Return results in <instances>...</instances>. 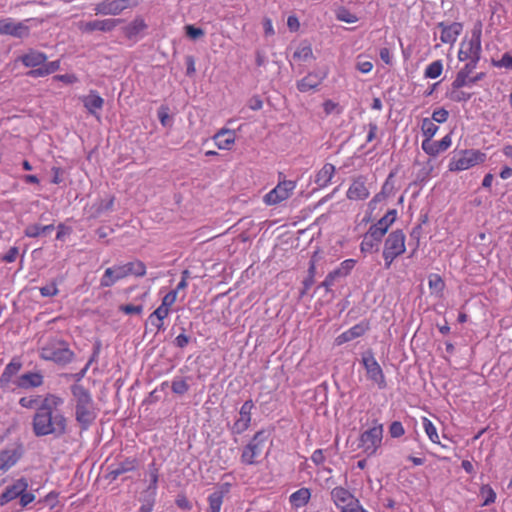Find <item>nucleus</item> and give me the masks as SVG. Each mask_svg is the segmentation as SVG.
I'll use <instances>...</instances> for the list:
<instances>
[{
	"label": "nucleus",
	"instance_id": "1",
	"mask_svg": "<svg viewBox=\"0 0 512 512\" xmlns=\"http://www.w3.org/2000/svg\"><path fill=\"white\" fill-rule=\"evenodd\" d=\"M64 401L55 394H47L32 418V431L36 437L52 435L60 438L67 433L68 420L61 407Z\"/></svg>",
	"mask_w": 512,
	"mask_h": 512
},
{
	"label": "nucleus",
	"instance_id": "35",
	"mask_svg": "<svg viewBox=\"0 0 512 512\" xmlns=\"http://www.w3.org/2000/svg\"><path fill=\"white\" fill-rule=\"evenodd\" d=\"M438 129V126L430 118H424L422 120L421 130L423 135L426 137L425 139L431 140L437 133Z\"/></svg>",
	"mask_w": 512,
	"mask_h": 512
},
{
	"label": "nucleus",
	"instance_id": "15",
	"mask_svg": "<svg viewBox=\"0 0 512 512\" xmlns=\"http://www.w3.org/2000/svg\"><path fill=\"white\" fill-rule=\"evenodd\" d=\"M0 35H11L17 38L27 37L29 27L22 22H15L10 18L0 20Z\"/></svg>",
	"mask_w": 512,
	"mask_h": 512
},
{
	"label": "nucleus",
	"instance_id": "26",
	"mask_svg": "<svg viewBox=\"0 0 512 512\" xmlns=\"http://www.w3.org/2000/svg\"><path fill=\"white\" fill-rule=\"evenodd\" d=\"M323 76L317 73H309L303 79L297 82V88L300 92H308L316 89L322 82Z\"/></svg>",
	"mask_w": 512,
	"mask_h": 512
},
{
	"label": "nucleus",
	"instance_id": "23",
	"mask_svg": "<svg viewBox=\"0 0 512 512\" xmlns=\"http://www.w3.org/2000/svg\"><path fill=\"white\" fill-rule=\"evenodd\" d=\"M368 329L369 324L367 322H360L347 331L343 332L340 336L337 337L336 341L338 344L349 342L364 335Z\"/></svg>",
	"mask_w": 512,
	"mask_h": 512
},
{
	"label": "nucleus",
	"instance_id": "12",
	"mask_svg": "<svg viewBox=\"0 0 512 512\" xmlns=\"http://www.w3.org/2000/svg\"><path fill=\"white\" fill-rule=\"evenodd\" d=\"M296 184L291 180H284L264 196V202L268 205H276L288 199L295 189Z\"/></svg>",
	"mask_w": 512,
	"mask_h": 512
},
{
	"label": "nucleus",
	"instance_id": "30",
	"mask_svg": "<svg viewBox=\"0 0 512 512\" xmlns=\"http://www.w3.org/2000/svg\"><path fill=\"white\" fill-rule=\"evenodd\" d=\"M311 497L310 490L308 488H301L290 495V503L292 506L299 508L305 506Z\"/></svg>",
	"mask_w": 512,
	"mask_h": 512
},
{
	"label": "nucleus",
	"instance_id": "39",
	"mask_svg": "<svg viewBox=\"0 0 512 512\" xmlns=\"http://www.w3.org/2000/svg\"><path fill=\"white\" fill-rule=\"evenodd\" d=\"M423 428L429 437V439L436 444H440L439 436L436 430V427L433 423L426 417L423 418Z\"/></svg>",
	"mask_w": 512,
	"mask_h": 512
},
{
	"label": "nucleus",
	"instance_id": "5",
	"mask_svg": "<svg viewBox=\"0 0 512 512\" xmlns=\"http://www.w3.org/2000/svg\"><path fill=\"white\" fill-rule=\"evenodd\" d=\"M405 239V234L401 229L392 231L386 238L382 253L386 269H389L393 261L405 252Z\"/></svg>",
	"mask_w": 512,
	"mask_h": 512
},
{
	"label": "nucleus",
	"instance_id": "17",
	"mask_svg": "<svg viewBox=\"0 0 512 512\" xmlns=\"http://www.w3.org/2000/svg\"><path fill=\"white\" fill-rule=\"evenodd\" d=\"M437 27L441 30L440 40L445 44H453L463 29L462 24L459 22H453L451 24L440 22Z\"/></svg>",
	"mask_w": 512,
	"mask_h": 512
},
{
	"label": "nucleus",
	"instance_id": "28",
	"mask_svg": "<svg viewBox=\"0 0 512 512\" xmlns=\"http://www.w3.org/2000/svg\"><path fill=\"white\" fill-rule=\"evenodd\" d=\"M213 138L219 149H229L235 142V133L229 129H221Z\"/></svg>",
	"mask_w": 512,
	"mask_h": 512
},
{
	"label": "nucleus",
	"instance_id": "55",
	"mask_svg": "<svg viewBox=\"0 0 512 512\" xmlns=\"http://www.w3.org/2000/svg\"><path fill=\"white\" fill-rule=\"evenodd\" d=\"M448 117H449V112L445 108H439L433 112L432 118H430V119L433 122L444 123L447 121Z\"/></svg>",
	"mask_w": 512,
	"mask_h": 512
},
{
	"label": "nucleus",
	"instance_id": "49",
	"mask_svg": "<svg viewBox=\"0 0 512 512\" xmlns=\"http://www.w3.org/2000/svg\"><path fill=\"white\" fill-rule=\"evenodd\" d=\"M356 261L354 259H346L344 260L338 268L335 270L339 272L340 277H346L351 270L354 268Z\"/></svg>",
	"mask_w": 512,
	"mask_h": 512
},
{
	"label": "nucleus",
	"instance_id": "53",
	"mask_svg": "<svg viewBox=\"0 0 512 512\" xmlns=\"http://www.w3.org/2000/svg\"><path fill=\"white\" fill-rule=\"evenodd\" d=\"M185 32H186V35L192 40H196V39L204 36V34H205L203 29L195 27L194 25H186Z\"/></svg>",
	"mask_w": 512,
	"mask_h": 512
},
{
	"label": "nucleus",
	"instance_id": "63",
	"mask_svg": "<svg viewBox=\"0 0 512 512\" xmlns=\"http://www.w3.org/2000/svg\"><path fill=\"white\" fill-rule=\"evenodd\" d=\"M175 502L176 505L182 510L190 511L192 509V503L184 495H178Z\"/></svg>",
	"mask_w": 512,
	"mask_h": 512
},
{
	"label": "nucleus",
	"instance_id": "52",
	"mask_svg": "<svg viewBox=\"0 0 512 512\" xmlns=\"http://www.w3.org/2000/svg\"><path fill=\"white\" fill-rule=\"evenodd\" d=\"M114 200H115L114 196H110L106 200H104V199L100 200L99 203L97 204L96 212L98 214H101L103 212L112 210L113 205H114Z\"/></svg>",
	"mask_w": 512,
	"mask_h": 512
},
{
	"label": "nucleus",
	"instance_id": "20",
	"mask_svg": "<svg viewBox=\"0 0 512 512\" xmlns=\"http://www.w3.org/2000/svg\"><path fill=\"white\" fill-rule=\"evenodd\" d=\"M331 498L341 512L345 511L346 508H349L352 503L357 500L347 489L343 487H335L331 491Z\"/></svg>",
	"mask_w": 512,
	"mask_h": 512
},
{
	"label": "nucleus",
	"instance_id": "25",
	"mask_svg": "<svg viewBox=\"0 0 512 512\" xmlns=\"http://www.w3.org/2000/svg\"><path fill=\"white\" fill-rule=\"evenodd\" d=\"M22 368V362L19 358H13L5 367L3 373L0 376L1 386H7L11 381L12 377L16 375Z\"/></svg>",
	"mask_w": 512,
	"mask_h": 512
},
{
	"label": "nucleus",
	"instance_id": "62",
	"mask_svg": "<svg viewBox=\"0 0 512 512\" xmlns=\"http://www.w3.org/2000/svg\"><path fill=\"white\" fill-rule=\"evenodd\" d=\"M39 291L43 297H51L57 295L58 288L55 283H51L47 286L41 287Z\"/></svg>",
	"mask_w": 512,
	"mask_h": 512
},
{
	"label": "nucleus",
	"instance_id": "43",
	"mask_svg": "<svg viewBox=\"0 0 512 512\" xmlns=\"http://www.w3.org/2000/svg\"><path fill=\"white\" fill-rule=\"evenodd\" d=\"M313 57L312 48L310 45H302L297 48V50L293 54L294 59H299L302 61H307Z\"/></svg>",
	"mask_w": 512,
	"mask_h": 512
},
{
	"label": "nucleus",
	"instance_id": "16",
	"mask_svg": "<svg viewBox=\"0 0 512 512\" xmlns=\"http://www.w3.org/2000/svg\"><path fill=\"white\" fill-rule=\"evenodd\" d=\"M29 484L26 478L21 477L17 479L12 485L7 486L0 496V505L3 506L8 502L19 497L22 492H25Z\"/></svg>",
	"mask_w": 512,
	"mask_h": 512
},
{
	"label": "nucleus",
	"instance_id": "14",
	"mask_svg": "<svg viewBox=\"0 0 512 512\" xmlns=\"http://www.w3.org/2000/svg\"><path fill=\"white\" fill-rule=\"evenodd\" d=\"M253 408L254 403L251 399L245 401L244 404L241 406L239 411V417L230 427V431L233 435H240L249 428L251 424V411Z\"/></svg>",
	"mask_w": 512,
	"mask_h": 512
},
{
	"label": "nucleus",
	"instance_id": "27",
	"mask_svg": "<svg viewBox=\"0 0 512 512\" xmlns=\"http://www.w3.org/2000/svg\"><path fill=\"white\" fill-rule=\"evenodd\" d=\"M335 173V166L331 163H326L323 167L317 172L315 176V183L320 187H326L330 182Z\"/></svg>",
	"mask_w": 512,
	"mask_h": 512
},
{
	"label": "nucleus",
	"instance_id": "2",
	"mask_svg": "<svg viewBox=\"0 0 512 512\" xmlns=\"http://www.w3.org/2000/svg\"><path fill=\"white\" fill-rule=\"evenodd\" d=\"M71 393L75 403V420L81 430H88L98 415L91 393L80 384H73Z\"/></svg>",
	"mask_w": 512,
	"mask_h": 512
},
{
	"label": "nucleus",
	"instance_id": "13",
	"mask_svg": "<svg viewBox=\"0 0 512 512\" xmlns=\"http://www.w3.org/2000/svg\"><path fill=\"white\" fill-rule=\"evenodd\" d=\"M121 22L122 20L118 18L96 19L87 22L82 21L78 27L83 33H92L94 31L108 33L113 31Z\"/></svg>",
	"mask_w": 512,
	"mask_h": 512
},
{
	"label": "nucleus",
	"instance_id": "50",
	"mask_svg": "<svg viewBox=\"0 0 512 512\" xmlns=\"http://www.w3.org/2000/svg\"><path fill=\"white\" fill-rule=\"evenodd\" d=\"M389 433L392 438H399L404 435L405 429L400 421H393L389 426Z\"/></svg>",
	"mask_w": 512,
	"mask_h": 512
},
{
	"label": "nucleus",
	"instance_id": "10",
	"mask_svg": "<svg viewBox=\"0 0 512 512\" xmlns=\"http://www.w3.org/2000/svg\"><path fill=\"white\" fill-rule=\"evenodd\" d=\"M383 439V425L375 424L360 435L359 447L368 455H375Z\"/></svg>",
	"mask_w": 512,
	"mask_h": 512
},
{
	"label": "nucleus",
	"instance_id": "9",
	"mask_svg": "<svg viewBox=\"0 0 512 512\" xmlns=\"http://www.w3.org/2000/svg\"><path fill=\"white\" fill-rule=\"evenodd\" d=\"M268 437L269 433L264 429L256 432L251 441L243 448L241 462L247 465L257 464L256 458L261 455Z\"/></svg>",
	"mask_w": 512,
	"mask_h": 512
},
{
	"label": "nucleus",
	"instance_id": "57",
	"mask_svg": "<svg viewBox=\"0 0 512 512\" xmlns=\"http://www.w3.org/2000/svg\"><path fill=\"white\" fill-rule=\"evenodd\" d=\"M157 115L160 120V123L164 127L171 126V118L168 114V109L166 107L161 106L157 111Z\"/></svg>",
	"mask_w": 512,
	"mask_h": 512
},
{
	"label": "nucleus",
	"instance_id": "38",
	"mask_svg": "<svg viewBox=\"0 0 512 512\" xmlns=\"http://www.w3.org/2000/svg\"><path fill=\"white\" fill-rule=\"evenodd\" d=\"M155 495L153 491L151 492H143L142 505L139 509L140 512H152L154 503H155Z\"/></svg>",
	"mask_w": 512,
	"mask_h": 512
},
{
	"label": "nucleus",
	"instance_id": "48",
	"mask_svg": "<svg viewBox=\"0 0 512 512\" xmlns=\"http://www.w3.org/2000/svg\"><path fill=\"white\" fill-rule=\"evenodd\" d=\"M471 87L470 84V76L464 74L463 72L458 71L454 81L451 84V87L454 88H462V87Z\"/></svg>",
	"mask_w": 512,
	"mask_h": 512
},
{
	"label": "nucleus",
	"instance_id": "59",
	"mask_svg": "<svg viewBox=\"0 0 512 512\" xmlns=\"http://www.w3.org/2000/svg\"><path fill=\"white\" fill-rule=\"evenodd\" d=\"M182 331L183 332L181 334H179L174 339V342H173L176 347L181 348V349L185 348L191 340V338L184 333L185 332L184 328H182Z\"/></svg>",
	"mask_w": 512,
	"mask_h": 512
},
{
	"label": "nucleus",
	"instance_id": "3",
	"mask_svg": "<svg viewBox=\"0 0 512 512\" xmlns=\"http://www.w3.org/2000/svg\"><path fill=\"white\" fill-rule=\"evenodd\" d=\"M146 274V266L140 260L125 263L123 265H117L109 267L105 270L104 275L100 280L101 287H111L117 281L129 276L134 275L136 277H142Z\"/></svg>",
	"mask_w": 512,
	"mask_h": 512
},
{
	"label": "nucleus",
	"instance_id": "4",
	"mask_svg": "<svg viewBox=\"0 0 512 512\" xmlns=\"http://www.w3.org/2000/svg\"><path fill=\"white\" fill-rule=\"evenodd\" d=\"M40 357L58 365H66L73 360L74 352L70 350L66 341L53 337L49 338L40 348Z\"/></svg>",
	"mask_w": 512,
	"mask_h": 512
},
{
	"label": "nucleus",
	"instance_id": "7",
	"mask_svg": "<svg viewBox=\"0 0 512 512\" xmlns=\"http://www.w3.org/2000/svg\"><path fill=\"white\" fill-rule=\"evenodd\" d=\"M481 36H482V24L477 22L471 30V38L467 42L461 44V48L458 53L460 61L466 60H480L481 57Z\"/></svg>",
	"mask_w": 512,
	"mask_h": 512
},
{
	"label": "nucleus",
	"instance_id": "34",
	"mask_svg": "<svg viewBox=\"0 0 512 512\" xmlns=\"http://www.w3.org/2000/svg\"><path fill=\"white\" fill-rule=\"evenodd\" d=\"M396 218H397V210L391 209L382 218H380L377 221V223H375V224L380 228H384L385 232H387L389 227L395 222Z\"/></svg>",
	"mask_w": 512,
	"mask_h": 512
},
{
	"label": "nucleus",
	"instance_id": "56",
	"mask_svg": "<svg viewBox=\"0 0 512 512\" xmlns=\"http://www.w3.org/2000/svg\"><path fill=\"white\" fill-rule=\"evenodd\" d=\"M339 278H341L339 272L334 269L326 276L325 280L321 283V286L325 287V289L328 291Z\"/></svg>",
	"mask_w": 512,
	"mask_h": 512
},
{
	"label": "nucleus",
	"instance_id": "37",
	"mask_svg": "<svg viewBox=\"0 0 512 512\" xmlns=\"http://www.w3.org/2000/svg\"><path fill=\"white\" fill-rule=\"evenodd\" d=\"M116 465L118 466L119 471L124 474L136 470L139 465V461L135 457H128Z\"/></svg>",
	"mask_w": 512,
	"mask_h": 512
},
{
	"label": "nucleus",
	"instance_id": "51",
	"mask_svg": "<svg viewBox=\"0 0 512 512\" xmlns=\"http://www.w3.org/2000/svg\"><path fill=\"white\" fill-rule=\"evenodd\" d=\"M481 493L486 494V498H485L482 506H488L495 502L496 493L489 485H483L481 487Z\"/></svg>",
	"mask_w": 512,
	"mask_h": 512
},
{
	"label": "nucleus",
	"instance_id": "44",
	"mask_svg": "<svg viewBox=\"0 0 512 512\" xmlns=\"http://www.w3.org/2000/svg\"><path fill=\"white\" fill-rule=\"evenodd\" d=\"M386 233L387 232H385L384 228H380L376 224H373L365 234L368 236V238H372V240L381 243L382 238Z\"/></svg>",
	"mask_w": 512,
	"mask_h": 512
},
{
	"label": "nucleus",
	"instance_id": "40",
	"mask_svg": "<svg viewBox=\"0 0 512 512\" xmlns=\"http://www.w3.org/2000/svg\"><path fill=\"white\" fill-rule=\"evenodd\" d=\"M379 244L380 243L372 240V238H368V236L365 234L360 244V250L362 253L377 252L379 250Z\"/></svg>",
	"mask_w": 512,
	"mask_h": 512
},
{
	"label": "nucleus",
	"instance_id": "22",
	"mask_svg": "<svg viewBox=\"0 0 512 512\" xmlns=\"http://www.w3.org/2000/svg\"><path fill=\"white\" fill-rule=\"evenodd\" d=\"M47 60V56L45 53L29 49L27 53L21 55L19 57V61L28 68H35L43 65Z\"/></svg>",
	"mask_w": 512,
	"mask_h": 512
},
{
	"label": "nucleus",
	"instance_id": "19",
	"mask_svg": "<svg viewBox=\"0 0 512 512\" xmlns=\"http://www.w3.org/2000/svg\"><path fill=\"white\" fill-rule=\"evenodd\" d=\"M366 177L358 176L355 178L347 191V198L350 200H364L369 196V190L366 186Z\"/></svg>",
	"mask_w": 512,
	"mask_h": 512
},
{
	"label": "nucleus",
	"instance_id": "61",
	"mask_svg": "<svg viewBox=\"0 0 512 512\" xmlns=\"http://www.w3.org/2000/svg\"><path fill=\"white\" fill-rule=\"evenodd\" d=\"M176 298L177 290H172L163 297L161 305L169 310V308L175 303Z\"/></svg>",
	"mask_w": 512,
	"mask_h": 512
},
{
	"label": "nucleus",
	"instance_id": "60",
	"mask_svg": "<svg viewBox=\"0 0 512 512\" xmlns=\"http://www.w3.org/2000/svg\"><path fill=\"white\" fill-rule=\"evenodd\" d=\"M26 75L31 78H39V77H45L48 74L47 69L45 65H41L38 67H35L34 69L29 70Z\"/></svg>",
	"mask_w": 512,
	"mask_h": 512
},
{
	"label": "nucleus",
	"instance_id": "21",
	"mask_svg": "<svg viewBox=\"0 0 512 512\" xmlns=\"http://www.w3.org/2000/svg\"><path fill=\"white\" fill-rule=\"evenodd\" d=\"M15 384L22 389L36 388L43 384V375L39 372H28L18 377Z\"/></svg>",
	"mask_w": 512,
	"mask_h": 512
},
{
	"label": "nucleus",
	"instance_id": "64",
	"mask_svg": "<svg viewBox=\"0 0 512 512\" xmlns=\"http://www.w3.org/2000/svg\"><path fill=\"white\" fill-rule=\"evenodd\" d=\"M18 248L17 247H11L2 257V260L7 263H12L16 260L18 256Z\"/></svg>",
	"mask_w": 512,
	"mask_h": 512
},
{
	"label": "nucleus",
	"instance_id": "29",
	"mask_svg": "<svg viewBox=\"0 0 512 512\" xmlns=\"http://www.w3.org/2000/svg\"><path fill=\"white\" fill-rule=\"evenodd\" d=\"M146 28L147 24L145 21L137 17L124 28V34L128 39H133Z\"/></svg>",
	"mask_w": 512,
	"mask_h": 512
},
{
	"label": "nucleus",
	"instance_id": "24",
	"mask_svg": "<svg viewBox=\"0 0 512 512\" xmlns=\"http://www.w3.org/2000/svg\"><path fill=\"white\" fill-rule=\"evenodd\" d=\"M84 107L92 115L96 114L97 110H101L104 105V99L94 90H91L87 96L82 98Z\"/></svg>",
	"mask_w": 512,
	"mask_h": 512
},
{
	"label": "nucleus",
	"instance_id": "6",
	"mask_svg": "<svg viewBox=\"0 0 512 512\" xmlns=\"http://www.w3.org/2000/svg\"><path fill=\"white\" fill-rule=\"evenodd\" d=\"M141 0H101L93 5L95 15L118 16L125 10H132L140 4Z\"/></svg>",
	"mask_w": 512,
	"mask_h": 512
},
{
	"label": "nucleus",
	"instance_id": "42",
	"mask_svg": "<svg viewBox=\"0 0 512 512\" xmlns=\"http://www.w3.org/2000/svg\"><path fill=\"white\" fill-rule=\"evenodd\" d=\"M189 388L190 387H189L188 383L183 378H175V379H173L172 384H171V389H172L173 393L178 394V395H183V394L187 393Z\"/></svg>",
	"mask_w": 512,
	"mask_h": 512
},
{
	"label": "nucleus",
	"instance_id": "46",
	"mask_svg": "<svg viewBox=\"0 0 512 512\" xmlns=\"http://www.w3.org/2000/svg\"><path fill=\"white\" fill-rule=\"evenodd\" d=\"M43 398L41 396H25L20 398L19 404L24 408H37L40 405V402Z\"/></svg>",
	"mask_w": 512,
	"mask_h": 512
},
{
	"label": "nucleus",
	"instance_id": "31",
	"mask_svg": "<svg viewBox=\"0 0 512 512\" xmlns=\"http://www.w3.org/2000/svg\"><path fill=\"white\" fill-rule=\"evenodd\" d=\"M54 230V225L49 224L45 226H41L38 224L29 225L25 229V235L30 238H36L42 235H47Z\"/></svg>",
	"mask_w": 512,
	"mask_h": 512
},
{
	"label": "nucleus",
	"instance_id": "36",
	"mask_svg": "<svg viewBox=\"0 0 512 512\" xmlns=\"http://www.w3.org/2000/svg\"><path fill=\"white\" fill-rule=\"evenodd\" d=\"M472 94L461 90V88L451 87L447 93V97L454 102H467L471 98Z\"/></svg>",
	"mask_w": 512,
	"mask_h": 512
},
{
	"label": "nucleus",
	"instance_id": "18",
	"mask_svg": "<svg viewBox=\"0 0 512 512\" xmlns=\"http://www.w3.org/2000/svg\"><path fill=\"white\" fill-rule=\"evenodd\" d=\"M452 140L450 134L444 136L440 141H432V139H424L422 141V149L430 156H436L446 151L451 146Z\"/></svg>",
	"mask_w": 512,
	"mask_h": 512
},
{
	"label": "nucleus",
	"instance_id": "54",
	"mask_svg": "<svg viewBox=\"0 0 512 512\" xmlns=\"http://www.w3.org/2000/svg\"><path fill=\"white\" fill-rule=\"evenodd\" d=\"M119 311L125 313V314H136L140 315L143 311L142 305H133V304H125L119 306Z\"/></svg>",
	"mask_w": 512,
	"mask_h": 512
},
{
	"label": "nucleus",
	"instance_id": "8",
	"mask_svg": "<svg viewBox=\"0 0 512 512\" xmlns=\"http://www.w3.org/2000/svg\"><path fill=\"white\" fill-rule=\"evenodd\" d=\"M486 158L485 153L474 150V149H467V150H461L458 153H456L449 163V170L450 171H464L467 170L477 164H480L484 162Z\"/></svg>",
	"mask_w": 512,
	"mask_h": 512
},
{
	"label": "nucleus",
	"instance_id": "11",
	"mask_svg": "<svg viewBox=\"0 0 512 512\" xmlns=\"http://www.w3.org/2000/svg\"><path fill=\"white\" fill-rule=\"evenodd\" d=\"M362 364L366 369L368 378L376 383L379 389H384L386 387L385 376L372 350H367L362 354Z\"/></svg>",
	"mask_w": 512,
	"mask_h": 512
},
{
	"label": "nucleus",
	"instance_id": "33",
	"mask_svg": "<svg viewBox=\"0 0 512 512\" xmlns=\"http://www.w3.org/2000/svg\"><path fill=\"white\" fill-rule=\"evenodd\" d=\"M443 71V64L441 60H436L430 63L424 72L426 78L435 79L441 75Z\"/></svg>",
	"mask_w": 512,
	"mask_h": 512
},
{
	"label": "nucleus",
	"instance_id": "41",
	"mask_svg": "<svg viewBox=\"0 0 512 512\" xmlns=\"http://www.w3.org/2000/svg\"><path fill=\"white\" fill-rule=\"evenodd\" d=\"M336 18L339 21L345 22V23H355L358 21V17L351 13L348 9L345 7H341L336 11Z\"/></svg>",
	"mask_w": 512,
	"mask_h": 512
},
{
	"label": "nucleus",
	"instance_id": "32",
	"mask_svg": "<svg viewBox=\"0 0 512 512\" xmlns=\"http://www.w3.org/2000/svg\"><path fill=\"white\" fill-rule=\"evenodd\" d=\"M223 504L221 492H213L208 496L207 512H220Z\"/></svg>",
	"mask_w": 512,
	"mask_h": 512
},
{
	"label": "nucleus",
	"instance_id": "58",
	"mask_svg": "<svg viewBox=\"0 0 512 512\" xmlns=\"http://www.w3.org/2000/svg\"><path fill=\"white\" fill-rule=\"evenodd\" d=\"M169 314V310L164 306L160 305L152 314L149 316V321L154 323V318L158 320H164Z\"/></svg>",
	"mask_w": 512,
	"mask_h": 512
},
{
	"label": "nucleus",
	"instance_id": "47",
	"mask_svg": "<svg viewBox=\"0 0 512 512\" xmlns=\"http://www.w3.org/2000/svg\"><path fill=\"white\" fill-rule=\"evenodd\" d=\"M492 65L498 68L512 69V54L506 52L500 60H492Z\"/></svg>",
	"mask_w": 512,
	"mask_h": 512
},
{
	"label": "nucleus",
	"instance_id": "45",
	"mask_svg": "<svg viewBox=\"0 0 512 512\" xmlns=\"http://www.w3.org/2000/svg\"><path fill=\"white\" fill-rule=\"evenodd\" d=\"M149 475H150V485L144 492L153 491L156 494L157 483H158V469L155 467V464H151L149 467Z\"/></svg>",
	"mask_w": 512,
	"mask_h": 512
}]
</instances>
